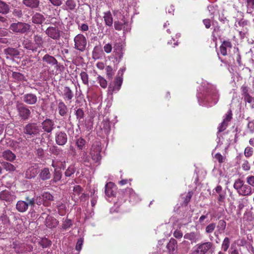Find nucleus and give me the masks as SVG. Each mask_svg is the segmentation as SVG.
<instances>
[{"label":"nucleus","instance_id":"f257e3e1","mask_svg":"<svg viewBox=\"0 0 254 254\" xmlns=\"http://www.w3.org/2000/svg\"><path fill=\"white\" fill-rule=\"evenodd\" d=\"M197 98L200 105L211 107L218 102L219 94L215 85L204 83L199 89Z\"/></svg>","mask_w":254,"mask_h":254},{"label":"nucleus","instance_id":"f03ea898","mask_svg":"<svg viewBox=\"0 0 254 254\" xmlns=\"http://www.w3.org/2000/svg\"><path fill=\"white\" fill-rule=\"evenodd\" d=\"M55 20V18L51 19V23L55 26L48 27L45 31V33L49 38L55 40H58L61 37V31L58 26L60 24V21H54Z\"/></svg>","mask_w":254,"mask_h":254},{"label":"nucleus","instance_id":"7ed1b4c3","mask_svg":"<svg viewBox=\"0 0 254 254\" xmlns=\"http://www.w3.org/2000/svg\"><path fill=\"white\" fill-rule=\"evenodd\" d=\"M101 151V142L98 141H95L92 145L90 151V155L94 162L98 163L100 161L101 159L100 155Z\"/></svg>","mask_w":254,"mask_h":254},{"label":"nucleus","instance_id":"20e7f679","mask_svg":"<svg viewBox=\"0 0 254 254\" xmlns=\"http://www.w3.org/2000/svg\"><path fill=\"white\" fill-rule=\"evenodd\" d=\"M39 127L35 123H29L23 127V133L27 135L28 137L36 136L39 134Z\"/></svg>","mask_w":254,"mask_h":254},{"label":"nucleus","instance_id":"39448f33","mask_svg":"<svg viewBox=\"0 0 254 254\" xmlns=\"http://www.w3.org/2000/svg\"><path fill=\"white\" fill-rule=\"evenodd\" d=\"M25 199L26 201L19 200L16 203V208L20 212L26 211L29 206L33 207L35 205L34 198H30L29 196H27Z\"/></svg>","mask_w":254,"mask_h":254},{"label":"nucleus","instance_id":"423d86ee","mask_svg":"<svg viewBox=\"0 0 254 254\" xmlns=\"http://www.w3.org/2000/svg\"><path fill=\"white\" fill-rule=\"evenodd\" d=\"M74 48L80 52H83L87 45V39L81 34H78L74 38Z\"/></svg>","mask_w":254,"mask_h":254},{"label":"nucleus","instance_id":"0eeeda50","mask_svg":"<svg viewBox=\"0 0 254 254\" xmlns=\"http://www.w3.org/2000/svg\"><path fill=\"white\" fill-rule=\"evenodd\" d=\"M16 110L19 117L23 120H27L31 117V112L29 108L23 103L16 104Z\"/></svg>","mask_w":254,"mask_h":254},{"label":"nucleus","instance_id":"6e6552de","mask_svg":"<svg viewBox=\"0 0 254 254\" xmlns=\"http://www.w3.org/2000/svg\"><path fill=\"white\" fill-rule=\"evenodd\" d=\"M30 26L25 23L18 22L12 23L9 27L10 30L15 33H25L30 30Z\"/></svg>","mask_w":254,"mask_h":254},{"label":"nucleus","instance_id":"1a4fd4ad","mask_svg":"<svg viewBox=\"0 0 254 254\" xmlns=\"http://www.w3.org/2000/svg\"><path fill=\"white\" fill-rule=\"evenodd\" d=\"M124 45L121 42H115L113 46V56L119 63L124 55Z\"/></svg>","mask_w":254,"mask_h":254},{"label":"nucleus","instance_id":"9d476101","mask_svg":"<svg viewBox=\"0 0 254 254\" xmlns=\"http://www.w3.org/2000/svg\"><path fill=\"white\" fill-rule=\"evenodd\" d=\"M212 246L213 244L210 242L199 243L195 246L194 253L195 254H206Z\"/></svg>","mask_w":254,"mask_h":254},{"label":"nucleus","instance_id":"9b49d317","mask_svg":"<svg viewBox=\"0 0 254 254\" xmlns=\"http://www.w3.org/2000/svg\"><path fill=\"white\" fill-rule=\"evenodd\" d=\"M184 239L190 241L191 243H196L200 241L202 238V236L198 231L190 232L185 234Z\"/></svg>","mask_w":254,"mask_h":254},{"label":"nucleus","instance_id":"f8f14e48","mask_svg":"<svg viewBox=\"0 0 254 254\" xmlns=\"http://www.w3.org/2000/svg\"><path fill=\"white\" fill-rule=\"evenodd\" d=\"M16 198L14 192L5 190L0 192V200L11 202Z\"/></svg>","mask_w":254,"mask_h":254},{"label":"nucleus","instance_id":"ddd939ff","mask_svg":"<svg viewBox=\"0 0 254 254\" xmlns=\"http://www.w3.org/2000/svg\"><path fill=\"white\" fill-rule=\"evenodd\" d=\"M39 173L38 165L34 164L30 166L25 171V177L26 179L34 178Z\"/></svg>","mask_w":254,"mask_h":254},{"label":"nucleus","instance_id":"4468645a","mask_svg":"<svg viewBox=\"0 0 254 254\" xmlns=\"http://www.w3.org/2000/svg\"><path fill=\"white\" fill-rule=\"evenodd\" d=\"M55 141L58 145H64L67 141L66 134L64 131H58L55 135Z\"/></svg>","mask_w":254,"mask_h":254},{"label":"nucleus","instance_id":"2eb2a0df","mask_svg":"<svg viewBox=\"0 0 254 254\" xmlns=\"http://www.w3.org/2000/svg\"><path fill=\"white\" fill-rule=\"evenodd\" d=\"M123 79L121 77H117L114 81V85H110L108 87V93L112 95L114 92L118 91L122 85Z\"/></svg>","mask_w":254,"mask_h":254},{"label":"nucleus","instance_id":"dca6fc26","mask_svg":"<svg viewBox=\"0 0 254 254\" xmlns=\"http://www.w3.org/2000/svg\"><path fill=\"white\" fill-rule=\"evenodd\" d=\"M116 187L112 182L107 183L105 186V192L108 197H114L116 194Z\"/></svg>","mask_w":254,"mask_h":254},{"label":"nucleus","instance_id":"f3484780","mask_svg":"<svg viewBox=\"0 0 254 254\" xmlns=\"http://www.w3.org/2000/svg\"><path fill=\"white\" fill-rule=\"evenodd\" d=\"M23 101L28 105H34L37 102V97L36 95L33 93H27L24 94L23 97Z\"/></svg>","mask_w":254,"mask_h":254},{"label":"nucleus","instance_id":"a211bd4d","mask_svg":"<svg viewBox=\"0 0 254 254\" xmlns=\"http://www.w3.org/2000/svg\"><path fill=\"white\" fill-rule=\"evenodd\" d=\"M232 119V112L231 110L229 111L228 113L226 115L225 118L223 120V121L220 124V126L218 127V131L221 132L224 130L226 127H227L228 123Z\"/></svg>","mask_w":254,"mask_h":254},{"label":"nucleus","instance_id":"6ab92c4d","mask_svg":"<svg viewBox=\"0 0 254 254\" xmlns=\"http://www.w3.org/2000/svg\"><path fill=\"white\" fill-rule=\"evenodd\" d=\"M126 193L128 195L129 201L132 203H135L140 200L139 196L131 188H127L126 189Z\"/></svg>","mask_w":254,"mask_h":254},{"label":"nucleus","instance_id":"aec40b11","mask_svg":"<svg viewBox=\"0 0 254 254\" xmlns=\"http://www.w3.org/2000/svg\"><path fill=\"white\" fill-rule=\"evenodd\" d=\"M232 47V44L229 41H223L220 47L221 54L223 56L227 55Z\"/></svg>","mask_w":254,"mask_h":254},{"label":"nucleus","instance_id":"412c9836","mask_svg":"<svg viewBox=\"0 0 254 254\" xmlns=\"http://www.w3.org/2000/svg\"><path fill=\"white\" fill-rule=\"evenodd\" d=\"M42 127L45 131L51 132L54 128V122L50 119H46L42 123Z\"/></svg>","mask_w":254,"mask_h":254},{"label":"nucleus","instance_id":"4be33fe9","mask_svg":"<svg viewBox=\"0 0 254 254\" xmlns=\"http://www.w3.org/2000/svg\"><path fill=\"white\" fill-rule=\"evenodd\" d=\"M103 19L107 26H112L113 23V18L110 11H107L103 13Z\"/></svg>","mask_w":254,"mask_h":254},{"label":"nucleus","instance_id":"5701e85b","mask_svg":"<svg viewBox=\"0 0 254 254\" xmlns=\"http://www.w3.org/2000/svg\"><path fill=\"white\" fill-rule=\"evenodd\" d=\"M42 61L52 66L57 65L58 63V61L55 57L49 54H46L44 55L42 58Z\"/></svg>","mask_w":254,"mask_h":254},{"label":"nucleus","instance_id":"b1692460","mask_svg":"<svg viewBox=\"0 0 254 254\" xmlns=\"http://www.w3.org/2000/svg\"><path fill=\"white\" fill-rule=\"evenodd\" d=\"M46 225L49 228H55L58 224V221L54 217L48 216L45 220Z\"/></svg>","mask_w":254,"mask_h":254},{"label":"nucleus","instance_id":"393cba45","mask_svg":"<svg viewBox=\"0 0 254 254\" xmlns=\"http://www.w3.org/2000/svg\"><path fill=\"white\" fill-rule=\"evenodd\" d=\"M22 45L25 49L32 51L33 52L37 51L34 42L29 39H27L24 40L22 43Z\"/></svg>","mask_w":254,"mask_h":254},{"label":"nucleus","instance_id":"a878e982","mask_svg":"<svg viewBox=\"0 0 254 254\" xmlns=\"http://www.w3.org/2000/svg\"><path fill=\"white\" fill-rule=\"evenodd\" d=\"M76 6V2L74 0H66L63 8L67 11H73L75 9Z\"/></svg>","mask_w":254,"mask_h":254},{"label":"nucleus","instance_id":"bb28decb","mask_svg":"<svg viewBox=\"0 0 254 254\" xmlns=\"http://www.w3.org/2000/svg\"><path fill=\"white\" fill-rule=\"evenodd\" d=\"M3 158L9 162H12L16 159V155L11 150L7 149L2 152Z\"/></svg>","mask_w":254,"mask_h":254},{"label":"nucleus","instance_id":"cd10ccee","mask_svg":"<svg viewBox=\"0 0 254 254\" xmlns=\"http://www.w3.org/2000/svg\"><path fill=\"white\" fill-rule=\"evenodd\" d=\"M254 192V189H252L251 187L247 185H244L242 189L240 190L239 194L242 195H249Z\"/></svg>","mask_w":254,"mask_h":254},{"label":"nucleus","instance_id":"c85d7f7f","mask_svg":"<svg viewBox=\"0 0 254 254\" xmlns=\"http://www.w3.org/2000/svg\"><path fill=\"white\" fill-rule=\"evenodd\" d=\"M4 52V54L6 55L7 58L16 57L19 54V52L17 50L12 48H8L5 49Z\"/></svg>","mask_w":254,"mask_h":254},{"label":"nucleus","instance_id":"c756f323","mask_svg":"<svg viewBox=\"0 0 254 254\" xmlns=\"http://www.w3.org/2000/svg\"><path fill=\"white\" fill-rule=\"evenodd\" d=\"M33 42L37 50L39 48H42L44 43L42 36L38 34L34 35L33 36Z\"/></svg>","mask_w":254,"mask_h":254},{"label":"nucleus","instance_id":"7c9ffc66","mask_svg":"<svg viewBox=\"0 0 254 254\" xmlns=\"http://www.w3.org/2000/svg\"><path fill=\"white\" fill-rule=\"evenodd\" d=\"M43 199L44 200V206H48L51 204V202L54 200L53 196L48 192H44L42 194Z\"/></svg>","mask_w":254,"mask_h":254},{"label":"nucleus","instance_id":"2f4dec72","mask_svg":"<svg viewBox=\"0 0 254 254\" xmlns=\"http://www.w3.org/2000/svg\"><path fill=\"white\" fill-rule=\"evenodd\" d=\"M104 55L103 52L99 46H95L92 51L93 58L95 60L99 59Z\"/></svg>","mask_w":254,"mask_h":254},{"label":"nucleus","instance_id":"473e14b6","mask_svg":"<svg viewBox=\"0 0 254 254\" xmlns=\"http://www.w3.org/2000/svg\"><path fill=\"white\" fill-rule=\"evenodd\" d=\"M39 176L40 178L43 181L50 179L51 176L49 169L48 168H45L41 170V171L39 172Z\"/></svg>","mask_w":254,"mask_h":254},{"label":"nucleus","instance_id":"72a5a7b5","mask_svg":"<svg viewBox=\"0 0 254 254\" xmlns=\"http://www.w3.org/2000/svg\"><path fill=\"white\" fill-rule=\"evenodd\" d=\"M23 3L27 7L32 8H36L39 4V0H23Z\"/></svg>","mask_w":254,"mask_h":254},{"label":"nucleus","instance_id":"f704fd0d","mask_svg":"<svg viewBox=\"0 0 254 254\" xmlns=\"http://www.w3.org/2000/svg\"><path fill=\"white\" fill-rule=\"evenodd\" d=\"M10 7L5 2L0 0V13L6 14L9 13Z\"/></svg>","mask_w":254,"mask_h":254},{"label":"nucleus","instance_id":"c9c22d12","mask_svg":"<svg viewBox=\"0 0 254 254\" xmlns=\"http://www.w3.org/2000/svg\"><path fill=\"white\" fill-rule=\"evenodd\" d=\"M64 98L65 100H70L73 97V94L69 87L65 86L64 89Z\"/></svg>","mask_w":254,"mask_h":254},{"label":"nucleus","instance_id":"e433bc0d","mask_svg":"<svg viewBox=\"0 0 254 254\" xmlns=\"http://www.w3.org/2000/svg\"><path fill=\"white\" fill-rule=\"evenodd\" d=\"M58 108L59 114L61 116H64L66 115L68 109L66 106L63 102L61 101L59 103Z\"/></svg>","mask_w":254,"mask_h":254},{"label":"nucleus","instance_id":"4c0bfd02","mask_svg":"<svg viewBox=\"0 0 254 254\" xmlns=\"http://www.w3.org/2000/svg\"><path fill=\"white\" fill-rule=\"evenodd\" d=\"M44 20V16L39 13H36L32 18V22L35 24H41Z\"/></svg>","mask_w":254,"mask_h":254},{"label":"nucleus","instance_id":"58836bf2","mask_svg":"<svg viewBox=\"0 0 254 254\" xmlns=\"http://www.w3.org/2000/svg\"><path fill=\"white\" fill-rule=\"evenodd\" d=\"M1 164L3 169H5L6 171L13 172L15 171L16 169V166L7 162L2 161L1 162Z\"/></svg>","mask_w":254,"mask_h":254},{"label":"nucleus","instance_id":"ea45409f","mask_svg":"<svg viewBox=\"0 0 254 254\" xmlns=\"http://www.w3.org/2000/svg\"><path fill=\"white\" fill-rule=\"evenodd\" d=\"M11 247L17 253H22L24 249L23 245L17 241L13 242Z\"/></svg>","mask_w":254,"mask_h":254},{"label":"nucleus","instance_id":"a19ab883","mask_svg":"<svg viewBox=\"0 0 254 254\" xmlns=\"http://www.w3.org/2000/svg\"><path fill=\"white\" fill-rule=\"evenodd\" d=\"M177 242L175 239L173 238L170 239L167 246V248L170 253H173L175 251L177 248Z\"/></svg>","mask_w":254,"mask_h":254},{"label":"nucleus","instance_id":"79ce46f5","mask_svg":"<svg viewBox=\"0 0 254 254\" xmlns=\"http://www.w3.org/2000/svg\"><path fill=\"white\" fill-rule=\"evenodd\" d=\"M226 226V222L223 220H220L217 226L218 230L215 232L214 235L215 236H218V233H221L224 232Z\"/></svg>","mask_w":254,"mask_h":254},{"label":"nucleus","instance_id":"37998d69","mask_svg":"<svg viewBox=\"0 0 254 254\" xmlns=\"http://www.w3.org/2000/svg\"><path fill=\"white\" fill-rule=\"evenodd\" d=\"M75 172V167L74 165H70L68 168L64 172V175L66 177H71L72 175Z\"/></svg>","mask_w":254,"mask_h":254},{"label":"nucleus","instance_id":"c03bdc74","mask_svg":"<svg viewBox=\"0 0 254 254\" xmlns=\"http://www.w3.org/2000/svg\"><path fill=\"white\" fill-rule=\"evenodd\" d=\"M12 76L14 79L20 81H24L26 80L25 76L20 72H13L12 73Z\"/></svg>","mask_w":254,"mask_h":254},{"label":"nucleus","instance_id":"a18cd8bd","mask_svg":"<svg viewBox=\"0 0 254 254\" xmlns=\"http://www.w3.org/2000/svg\"><path fill=\"white\" fill-rule=\"evenodd\" d=\"M39 243L43 248L49 247L52 244L51 241L46 238H42Z\"/></svg>","mask_w":254,"mask_h":254},{"label":"nucleus","instance_id":"49530a36","mask_svg":"<svg viewBox=\"0 0 254 254\" xmlns=\"http://www.w3.org/2000/svg\"><path fill=\"white\" fill-rule=\"evenodd\" d=\"M80 78L83 83L84 85H88L89 84V76L85 71H81L80 73Z\"/></svg>","mask_w":254,"mask_h":254},{"label":"nucleus","instance_id":"de8ad7c7","mask_svg":"<svg viewBox=\"0 0 254 254\" xmlns=\"http://www.w3.org/2000/svg\"><path fill=\"white\" fill-rule=\"evenodd\" d=\"M85 140L82 137H79L76 139V145L79 149H83L85 145Z\"/></svg>","mask_w":254,"mask_h":254},{"label":"nucleus","instance_id":"09e8293b","mask_svg":"<svg viewBox=\"0 0 254 254\" xmlns=\"http://www.w3.org/2000/svg\"><path fill=\"white\" fill-rule=\"evenodd\" d=\"M62 172L60 170H57V169H55L54 177L51 181L56 183L60 181L62 178Z\"/></svg>","mask_w":254,"mask_h":254},{"label":"nucleus","instance_id":"8fccbe9b","mask_svg":"<svg viewBox=\"0 0 254 254\" xmlns=\"http://www.w3.org/2000/svg\"><path fill=\"white\" fill-rule=\"evenodd\" d=\"M230 243V239L228 237L225 238L221 245V249L224 252H226L229 248Z\"/></svg>","mask_w":254,"mask_h":254},{"label":"nucleus","instance_id":"3c124183","mask_svg":"<svg viewBox=\"0 0 254 254\" xmlns=\"http://www.w3.org/2000/svg\"><path fill=\"white\" fill-rule=\"evenodd\" d=\"M247 12L248 13H252L254 9V0H247Z\"/></svg>","mask_w":254,"mask_h":254},{"label":"nucleus","instance_id":"603ef678","mask_svg":"<svg viewBox=\"0 0 254 254\" xmlns=\"http://www.w3.org/2000/svg\"><path fill=\"white\" fill-rule=\"evenodd\" d=\"M244 185V182L242 180L238 179L235 181L234 184V188L237 190L238 192L239 193L240 190L242 189Z\"/></svg>","mask_w":254,"mask_h":254},{"label":"nucleus","instance_id":"864d4df0","mask_svg":"<svg viewBox=\"0 0 254 254\" xmlns=\"http://www.w3.org/2000/svg\"><path fill=\"white\" fill-rule=\"evenodd\" d=\"M84 113L82 109L78 108L75 110V116L79 122L84 118Z\"/></svg>","mask_w":254,"mask_h":254},{"label":"nucleus","instance_id":"5fc2aeb1","mask_svg":"<svg viewBox=\"0 0 254 254\" xmlns=\"http://www.w3.org/2000/svg\"><path fill=\"white\" fill-rule=\"evenodd\" d=\"M97 81L103 88H106L107 86V80L101 75L97 77Z\"/></svg>","mask_w":254,"mask_h":254},{"label":"nucleus","instance_id":"6e6d98bb","mask_svg":"<svg viewBox=\"0 0 254 254\" xmlns=\"http://www.w3.org/2000/svg\"><path fill=\"white\" fill-rule=\"evenodd\" d=\"M254 217L251 212H247L244 213L243 220L244 222H249L253 221Z\"/></svg>","mask_w":254,"mask_h":254},{"label":"nucleus","instance_id":"4d7b16f0","mask_svg":"<svg viewBox=\"0 0 254 254\" xmlns=\"http://www.w3.org/2000/svg\"><path fill=\"white\" fill-rule=\"evenodd\" d=\"M0 219L2 222V223L4 225H7L9 223V217L5 214V211H3V213L0 217Z\"/></svg>","mask_w":254,"mask_h":254},{"label":"nucleus","instance_id":"13d9d810","mask_svg":"<svg viewBox=\"0 0 254 254\" xmlns=\"http://www.w3.org/2000/svg\"><path fill=\"white\" fill-rule=\"evenodd\" d=\"M216 227L215 223H211L208 225L205 228V233L206 234H210L212 233Z\"/></svg>","mask_w":254,"mask_h":254},{"label":"nucleus","instance_id":"bf43d9fd","mask_svg":"<svg viewBox=\"0 0 254 254\" xmlns=\"http://www.w3.org/2000/svg\"><path fill=\"white\" fill-rule=\"evenodd\" d=\"M73 191V194L74 195V197L76 196H79L82 191V189L80 186L77 185L74 187Z\"/></svg>","mask_w":254,"mask_h":254},{"label":"nucleus","instance_id":"052dcab7","mask_svg":"<svg viewBox=\"0 0 254 254\" xmlns=\"http://www.w3.org/2000/svg\"><path fill=\"white\" fill-rule=\"evenodd\" d=\"M103 50L106 54H110L113 50V47L111 43H107L104 45Z\"/></svg>","mask_w":254,"mask_h":254},{"label":"nucleus","instance_id":"680f3d73","mask_svg":"<svg viewBox=\"0 0 254 254\" xmlns=\"http://www.w3.org/2000/svg\"><path fill=\"white\" fill-rule=\"evenodd\" d=\"M82 161L84 163H89V157L88 156L87 152L82 151L80 153Z\"/></svg>","mask_w":254,"mask_h":254},{"label":"nucleus","instance_id":"e2e57ef3","mask_svg":"<svg viewBox=\"0 0 254 254\" xmlns=\"http://www.w3.org/2000/svg\"><path fill=\"white\" fill-rule=\"evenodd\" d=\"M72 225V223L71 220L70 219H66L64 222L62 227L64 229L66 230L70 228Z\"/></svg>","mask_w":254,"mask_h":254},{"label":"nucleus","instance_id":"0e129e2a","mask_svg":"<svg viewBox=\"0 0 254 254\" xmlns=\"http://www.w3.org/2000/svg\"><path fill=\"white\" fill-rule=\"evenodd\" d=\"M253 152V149L252 147L248 146L245 148L244 154L246 157H250L252 156Z\"/></svg>","mask_w":254,"mask_h":254},{"label":"nucleus","instance_id":"69168bd1","mask_svg":"<svg viewBox=\"0 0 254 254\" xmlns=\"http://www.w3.org/2000/svg\"><path fill=\"white\" fill-rule=\"evenodd\" d=\"M106 70L108 78L111 79L114 75L112 67L111 66L108 65L106 67Z\"/></svg>","mask_w":254,"mask_h":254},{"label":"nucleus","instance_id":"338daca9","mask_svg":"<svg viewBox=\"0 0 254 254\" xmlns=\"http://www.w3.org/2000/svg\"><path fill=\"white\" fill-rule=\"evenodd\" d=\"M83 243V238H80L78 239L75 246V249L77 251H80L82 249V246Z\"/></svg>","mask_w":254,"mask_h":254},{"label":"nucleus","instance_id":"774afa93","mask_svg":"<svg viewBox=\"0 0 254 254\" xmlns=\"http://www.w3.org/2000/svg\"><path fill=\"white\" fill-rule=\"evenodd\" d=\"M49 151L54 155H58L60 153V149L56 146H52L49 148Z\"/></svg>","mask_w":254,"mask_h":254}]
</instances>
